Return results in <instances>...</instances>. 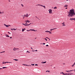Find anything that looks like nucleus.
Segmentation results:
<instances>
[{"label": "nucleus", "mask_w": 75, "mask_h": 75, "mask_svg": "<svg viewBox=\"0 0 75 75\" xmlns=\"http://www.w3.org/2000/svg\"><path fill=\"white\" fill-rule=\"evenodd\" d=\"M67 75H70V73H69L68 74H67Z\"/></svg>", "instance_id": "7c9ffc66"}, {"label": "nucleus", "mask_w": 75, "mask_h": 75, "mask_svg": "<svg viewBox=\"0 0 75 75\" xmlns=\"http://www.w3.org/2000/svg\"><path fill=\"white\" fill-rule=\"evenodd\" d=\"M43 44V45H45V43H44Z\"/></svg>", "instance_id": "6e6d98bb"}, {"label": "nucleus", "mask_w": 75, "mask_h": 75, "mask_svg": "<svg viewBox=\"0 0 75 75\" xmlns=\"http://www.w3.org/2000/svg\"><path fill=\"white\" fill-rule=\"evenodd\" d=\"M2 52H5V51H4L3 52H1V53H2Z\"/></svg>", "instance_id": "3c124183"}, {"label": "nucleus", "mask_w": 75, "mask_h": 75, "mask_svg": "<svg viewBox=\"0 0 75 75\" xmlns=\"http://www.w3.org/2000/svg\"><path fill=\"white\" fill-rule=\"evenodd\" d=\"M30 25V24H28V25H27V26H28L29 25Z\"/></svg>", "instance_id": "72a5a7b5"}, {"label": "nucleus", "mask_w": 75, "mask_h": 75, "mask_svg": "<svg viewBox=\"0 0 75 75\" xmlns=\"http://www.w3.org/2000/svg\"><path fill=\"white\" fill-rule=\"evenodd\" d=\"M74 20V21H75V18H73V20Z\"/></svg>", "instance_id": "473e14b6"}, {"label": "nucleus", "mask_w": 75, "mask_h": 75, "mask_svg": "<svg viewBox=\"0 0 75 75\" xmlns=\"http://www.w3.org/2000/svg\"><path fill=\"white\" fill-rule=\"evenodd\" d=\"M35 66H38V64H35Z\"/></svg>", "instance_id": "c9c22d12"}, {"label": "nucleus", "mask_w": 75, "mask_h": 75, "mask_svg": "<svg viewBox=\"0 0 75 75\" xmlns=\"http://www.w3.org/2000/svg\"><path fill=\"white\" fill-rule=\"evenodd\" d=\"M42 39H44V40H45L46 41H47V39H46V38H42Z\"/></svg>", "instance_id": "5701e85b"}, {"label": "nucleus", "mask_w": 75, "mask_h": 75, "mask_svg": "<svg viewBox=\"0 0 75 75\" xmlns=\"http://www.w3.org/2000/svg\"><path fill=\"white\" fill-rule=\"evenodd\" d=\"M5 62H2V64H5Z\"/></svg>", "instance_id": "c756f323"}, {"label": "nucleus", "mask_w": 75, "mask_h": 75, "mask_svg": "<svg viewBox=\"0 0 75 75\" xmlns=\"http://www.w3.org/2000/svg\"><path fill=\"white\" fill-rule=\"evenodd\" d=\"M6 63H12L11 62H5V64H6Z\"/></svg>", "instance_id": "f8f14e48"}, {"label": "nucleus", "mask_w": 75, "mask_h": 75, "mask_svg": "<svg viewBox=\"0 0 75 75\" xmlns=\"http://www.w3.org/2000/svg\"><path fill=\"white\" fill-rule=\"evenodd\" d=\"M50 72V71L47 70L46 71V72Z\"/></svg>", "instance_id": "4468645a"}, {"label": "nucleus", "mask_w": 75, "mask_h": 75, "mask_svg": "<svg viewBox=\"0 0 75 75\" xmlns=\"http://www.w3.org/2000/svg\"><path fill=\"white\" fill-rule=\"evenodd\" d=\"M31 48L33 50V48H32V47H31Z\"/></svg>", "instance_id": "774afa93"}, {"label": "nucleus", "mask_w": 75, "mask_h": 75, "mask_svg": "<svg viewBox=\"0 0 75 75\" xmlns=\"http://www.w3.org/2000/svg\"><path fill=\"white\" fill-rule=\"evenodd\" d=\"M46 38H47L48 39H49V38H48V37H46Z\"/></svg>", "instance_id": "13d9d810"}, {"label": "nucleus", "mask_w": 75, "mask_h": 75, "mask_svg": "<svg viewBox=\"0 0 75 75\" xmlns=\"http://www.w3.org/2000/svg\"><path fill=\"white\" fill-rule=\"evenodd\" d=\"M27 52H28L29 53H30V52H28V51H27Z\"/></svg>", "instance_id": "58836bf2"}, {"label": "nucleus", "mask_w": 75, "mask_h": 75, "mask_svg": "<svg viewBox=\"0 0 75 75\" xmlns=\"http://www.w3.org/2000/svg\"><path fill=\"white\" fill-rule=\"evenodd\" d=\"M17 50H19V48H17Z\"/></svg>", "instance_id": "e2e57ef3"}, {"label": "nucleus", "mask_w": 75, "mask_h": 75, "mask_svg": "<svg viewBox=\"0 0 75 75\" xmlns=\"http://www.w3.org/2000/svg\"><path fill=\"white\" fill-rule=\"evenodd\" d=\"M49 13H50V14H52V10L51 9H49Z\"/></svg>", "instance_id": "f03ea898"}, {"label": "nucleus", "mask_w": 75, "mask_h": 75, "mask_svg": "<svg viewBox=\"0 0 75 75\" xmlns=\"http://www.w3.org/2000/svg\"><path fill=\"white\" fill-rule=\"evenodd\" d=\"M13 51H16V49H13Z\"/></svg>", "instance_id": "a18cd8bd"}, {"label": "nucleus", "mask_w": 75, "mask_h": 75, "mask_svg": "<svg viewBox=\"0 0 75 75\" xmlns=\"http://www.w3.org/2000/svg\"><path fill=\"white\" fill-rule=\"evenodd\" d=\"M33 24V23H30L29 24H30H30Z\"/></svg>", "instance_id": "bf43d9fd"}, {"label": "nucleus", "mask_w": 75, "mask_h": 75, "mask_svg": "<svg viewBox=\"0 0 75 75\" xmlns=\"http://www.w3.org/2000/svg\"><path fill=\"white\" fill-rule=\"evenodd\" d=\"M73 74V73H70V75H72Z\"/></svg>", "instance_id": "f3484780"}, {"label": "nucleus", "mask_w": 75, "mask_h": 75, "mask_svg": "<svg viewBox=\"0 0 75 75\" xmlns=\"http://www.w3.org/2000/svg\"><path fill=\"white\" fill-rule=\"evenodd\" d=\"M35 51H36V52H37V51H38V50H35Z\"/></svg>", "instance_id": "49530a36"}, {"label": "nucleus", "mask_w": 75, "mask_h": 75, "mask_svg": "<svg viewBox=\"0 0 75 75\" xmlns=\"http://www.w3.org/2000/svg\"><path fill=\"white\" fill-rule=\"evenodd\" d=\"M11 30H13V28H11Z\"/></svg>", "instance_id": "603ef678"}, {"label": "nucleus", "mask_w": 75, "mask_h": 75, "mask_svg": "<svg viewBox=\"0 0 75 75\" xmlns=\"http://www.w3.org/2000/svg\"><path fill=\"white\" fill-rule=\"evenodd\" d=\"M50 31H48V30H47L46 31H45V32H46L47 33H49Z\"/></svg>", "instance_id": "b1692460"}, {"label": "nucleus", "mask_w": 75, "mask_h": 75, "mask_svg": "<svg viewBox=\"0 0 75 75\" xmlns=\"http://www.w3.org/2000/svg\"><path fill=\"white\" fill-rule=\"evenodd\" d=\"M74 71V70H70V71H66V72H71V71Z\"/></svg>", "instance_id": "7ed1b4c3"}, {"label": "nucleus", "mask_w": 75, "mask_h": 75, "mask_svg": "<svg viewBox=\"0 0 75 75\" xmlns=\"http://www.w3.org/2000/svg\"><path fill=\"white\" fill-rule=\"evenodd\" d=\"M28 67H29V66H30V67H31V65H28Z\"/></svg>", "instance_id": "ea45409f"}, {"label": "nucleus", "mask_w": 75, "mask_h": 75, "mask_svg": "<svg viewBox=\"0 0 75 75\" xmlns=\"http://www.w3.org/2000/svg\"><path fill=\"white\" fill-rule=\"evenodd\" d=\"M49 33H50V34H52V33L50 31H49Z\"/></svg>", "instance_id": "f704fd0d"}, {"label": "nucleus", "mask_w": 75, "mask_h": 75, "mask_svg": "<svg viewBox=\"0 0 75 75\" xmlns=\"http://www.w3.org/2000/svg\"><path fill=\"white\" fill-rule=\"evenodd\" d=\"M34 51H35V50H33V52H34Z\"/></svg>", "instance_id": "a19ab883"}, {"label": "nucleus", "mask_w": 75, "mask_h": 75, "mask_svg": "<svg viewBox=\"0 0 75 75\" xmlns=\"http://www.w3.org/2000/svg\"><path fill=\"white\" fill-rule=\"evenodd\" d=\"M22 32H24V30L23 29H22Z\"/></svg>", "instance_id": "393cba45"}, {"label": "nucleus", "mask_w": 75, "mask_h": 75, "mask_svg": "<svg viewBox=\"0 0 75 75\" xmlns=\"http://www.w3.org/2000/svg\"><path fill=\"white\" fill-rule=\"evenodd\" d=\"M4 25H5V26H6V27H8V25H7L6 24H4Z\"/></svg>", "instance_id": "423d86ee"}, {"label": "nucleus", "mask_w": 75, "mask_h": 75, "mask_svg": "<svg viewBox=\"0 0 75 75\" xmlns=\"http://www.w3.org/2000/svg\"><path fill=\"white\" fill-rule=\"evenodd\" d=\"M25 17H28V14L27 13L26 14Z\"/></svg>", "instance_id": "1a4fd4ad"}, {"label": "nucleus", "mask_w": 75, "mask_h": 75, "mask_svg": "<svg viewBox=\"0 0 75 75\" xmlns=\"http://www.w3.org/2000/svg\"><path fill=\"white\" fill-rule=\"evenodd\" d=\"M26 64H23V65H26Z\"/></svg>", "instance_id": "5fc2aeb1"}, {"label": "nucleus", "mask_w": 75, "mask_h": 75, "mask_svg": "<svg viewBox=\"0 0 75 75\" xmlns=\"http://www.w3.org/2000/svg\"><path fill=\"white\" fill-rule=\"evenodd\" d=\"M63 24V26H65V24H64L65 22H64L63 23H62Z\"/></svg>", "instance_id": "20e7f679"}, {"label": "nucleus", "mask_w": 75, "mask_h": 75, "mask_svg": "<svg viewBox=\"0 0 75 75\" xmlns=\"http://www.w3.org/2000/svg\"><path fill=\"white\" fill-rule=\"evenodd\" d=\"M30 31H33L34 29H30Z\"/></svg>", "instance_id": "412c9836"}, {"label": "nucleus", "mask_w": 75, "mask_h": 75, "mask_svg": "<svg viewBox=\"0 0 75 75\" xmlns=\"http://www.w3.org/2000/svg\"><path fill=\"white\" fill-rule=\"evenodd\" d=\"M49 41H50V39L49 38Z\"/></svg>", "instance_id": "0e129e2a"}, {"label": "nucleus", "mask_w": 75, "mask_h": 75, "mask_svg": "<svg viewBox=\"0 0 75 75\" xmlns=\"http://www.w3.org/2000/svg\"><path fill=\"white\" fill-rule=\"evenodd\" d=\"M4 14V11L1 12V14Z\"/></svg>", "instance_id": "6ab92c4d"}, {"label": "nucleus", "mask_w": 75, "mask_h": 75, "mask_svg": "<svg viewBox=\"0 0 75 75\" xmlns=\"http://www.w3.org/2000/svg\"><path fill=\"white\" fill-rule=\"evenodd\" d=\"M3 69H4L5 68H7V67H3Z\"/></svg>", "instance_id": "dca6fc26"}, {"label": "nucleus", "mask_w": 75, "mask_h": 75, "mask_svg": "<svg viewBox=\"0 0 75 75\" xmlns=\"http://www.w3.org/2000/svg\"><path fill=\"white\" fill-rule=\"evenodd\" d=\"M21 5L22 6V7H24V5H23V4H21Z\"/></svg>", "instance_id": "e433bc0d"}, {"label": "nucleus", "mask_w": 75, "mask_h": 75, "mask_svg": "<svg viewBox=\"0 0 75 75\" xmlns=\"http://www.w3.org/2000/svg\"><path fill=\"white\" fill-rule=\"evenodd\" d=\"M0 69H3V68H0Z\"/></svg>", "instance_id": "4d7b16f0"}, {"label": "nucleus", "mask_w": 75, "mask_h": 75, "mask_svg": "<svg viewBox=\"0 0 75 75\" xmlns=\"http://www.w3.org/2000/svg\"><path fill=\"white\" fill-rule=\"evenodd\" d=\"M30 31V30H27V31Z\"/></svg>", "instance_id": "37998d69"}, {"label": "nucleus", "mask_w": 75, "mask_h": 75, "mask_svg": "<svg viewBox=\"0 0 75 75\" xmlns=\"http://www.w3.org/2000/svg\"><path fill=\"white\" fill-rule=\"evenodd\" d=\"M23 29L24 30H26V29H25V28H24Z\"/></svg>", "instance_id": "de8ad7c7"}, {"label": "nucleus", "mask_w": 75, "mask_h": 75, "mask_svg": "<svg viewBox=\"0 0 75 75\" xmlns=\"http://www.w3.org/2000/svg\"><path fill=\"white\" fill-rule=\"evenodd\" d=\"M40 4H38V5H36L37 6H40Z\"/></svg>", "instance_id": "2f4dec72"}, {"label": "nucleus", "mask_w": 75, "mask_h": 75, "mask_svg": "<svg viewBox=\"0 0 75 75\" xmlns=\"http://www.w3.org/2000/svg\"><path fill=\"white\" fill-rule=\"evenodd\" d=\"M70 20H71V21H72L73 20V18H71L70 19Z\"/></svg>", "instance_id": "9b49d317"}, {"label": "nucleus", "mask_w": 75, "mask_h": 75, "mask_svg": "<svg viewBox=\"0 0 75 75\" xmlns=\"http://www.w3.org/2000/svg\"><path fill=\"white\" fill-rule=\"evenodd\" d=\"M55 8L56 9H57V7L55 6V7H54V9H55Z\"/></svg>", "instance_id": "a211bd4d"}, {"label": "nucleus", "mask_w": 75, "mask_h": 75, "mask_svg": "<svg viewBox=\"0 0 75 75\" xmlns=\"http://www.w3.org/2000/svg\"><path fill=\"white\" fill-rule=\"evenodd\" d=\"M43 7H44V8H46V7H45V6H43Z\"/></svg>", "instance_id": "a878e982"}, {"label": "nucleus", "mask_w": 75, "mask_h": 75, "mask_svg": "<svg viewBox=\"0 0 75 75\" xmlns=\"http://www.w3.org/2000/svg\"><path fill=\"white\" fill-rule=\"evenodd\" d=\"M27 22H28V23H30V21H29V20H27Z\"/></svg>", "instance_id": "4be33fe9"}, {"label": "nucleus", "mask_w": 75, "mask_h": 75, "mask_svg": "<svg viewBox=\"0 0 75 75\" xmlns=\"http://www.w3.org/2000/svg\"><path fill=\"white\" fill-rule=\"evenodd\" d=\"M8 34H11V33H9V32H8Z\"/></svg>", "instance_id": "09e8293b"}, {"label": "nucleus", "mask_w": 75, "mask_h": 75, "mask_svg": "<svg viewBox=\"0 0 75 75\" xmlns=\"http://www.w3.org/2000/svg\"><path fill=\"white\" fill-rule=\"evenodd\" d=\"M40 6H41V7H43V5H40Z\"/></svg>", "instance_id": "c85d7f7f"}, {"label": "nucleus", "mask_w": 75, "mask_h": 75, "mask_svg": "<svg viewBox=\"0 0 75 75\" xmlns=\"http://www.w3.org/2000/svg\"><path fill=\"white\" fill-rule=\"evenodd\" d=\"M23 25H25V26H27V25L26 24H25L24 23H22Z\"/></svg>", "instance_id": "ddd939ff"}, {"label": "nucleus", "mask_w": 75, "mask_h": 75, "mask_svg": "<svg viewBox=\"0 0 75 75\" xmlns=\"http://www.w3.org/2000/svg\"><path fill=\"white\" fill-rule=\"evenodd\" d=\"M33 31H36V30H35L33 29Z\"/></svg>", "instance_id": "864d4df0"}, {"label": "nucleus", "mask_w": 75, "mask_h": 75, "mask_svg": "<svg viewBox=\"0 0 75 75\" xmlns=\"http://www.w3.org/2000/svg\"><path fill=\"white\" fill-rule=\"evenodd\" d=\"M75 65V62L74 63V64L71 66V67H74V65Z\"/></svg>", "instance_id": "6e6552de"}, {"label": "nucleus", "mask_w": 75, "mask_h": 75, "mask_svg": "<svg viewBox=\"0 0 75 75\" xmlns=\"http://www.w3.org/2000/svg\"><path fill=\"white\" fill-rule=\"evenodd\" d=\"M9 2H10V0H8Z\"/></svg>", "instance_id": "052dcab7"}, {"label": "nucleus", "mask_w": 75, "mask_h": 75, "mask_svg": "<svg viewBox=\"0 0 75 75\" xmlns=\"http://www.w3.org/2000/svg\"><path fill=\"white\" fill-rule=\"evenodd\" d=\"M48 45H46V47H48Z\"/></svg>", "instance_id": "c03bdc74"}, {"label": "nucleus", "mask_w": 75, "mask_h": 75, "mask_svg": "<svg viewBox=\"0 0 75 75\" xmlns=\"http://www.w3.org/2000/svg\"><path fill=\"white\" fill-rule=\"evenodd\" d=\"M68 13L69 14L68 15V16L69 17H72V16H75V13H74V9L73 8L70 10L69 12Z\"/></svg>", "instance_id": "f257e3e1"}, {"label": "nucleus", "mask_w": 75, "mask_h": 75, "mask_svg": "<svg viewBox=\"0 0 75 75\" xmlns=\"http://www.w3.org/2000/svg\"><path fill=\"white\" fill-rule=\"evenodd\" d=\"M6 37H10V36H9L8 35H7V34H6Z\"/></svg>", "instance_id": "9d476101"}, {"label": "nucleus", "mask_w": 75, "mask_h": 75, "mask_svg": "<svg viewBox=\"0 0 75 75\" xmlns=\"http://www.w3.org/2000/svg\"><path fill=\"white\" fill-rule=\"evenodd\" d=\"M31 65H33V66H34L35 64H31Z\"/></svg>", "instance_id": "bb28decb"}, {"label": "nucleus", "mask_w": 75, "mask_h": 75, "mask_svg": "<svg viewBox=\"0 0 75 75\" xmlns=\"http://www.w3.org/2000/svg\"><path fill=\"white\" fill-rule=\"evenodd\" d=\"M46 62H47L45 61V62H41L42 64H45V63H46Z\"/></svg>", "instance_id": "0eeeda50"}, {"label": "nucleus", "mask_w": 75, "mask_h": 75, "mask_svg": "<svg viewBox=\"0 0 75 75\" xmlns=\"http://www.w3.org/2000/svg\"><path fill=\"white\" fill-rule=\"evenodd\" d=\"M13 30H16V29L15 28H13Z\"/></svg>", "instance_id": "4c0bfd02"}, {"label": "nucleus", "mask_w": 75, "mask_h": 75, "mask_svg": "<svg viewBox=\"0 0 75 75\" xmlns=\"http://www.w3.org/2000/svg\"><path fill=\"white\" fill-rule=\"evenodd\" d=\"M8 27H9V26H11V25H8Z\"/></svg>", "instance_id": "8fccbe9b"}, {"label": "nucleus", "mask_w": 75, "mask_h": 75, "mask_svg": "<svg viewBox=\"0 0 75 75\" xmlns=\"http://www.w3.org/2000/svg\"><path fill=\"white\" fill-rule=\"evenodd\" d=\"M10 38H12V37H10Z\"/></svg>", "instance_id": "338daca9"}, {"label": "nucleus", "mask_w": 75, "mask_h": 75, "mask_svg": "<svg viewBox=\"0 0 75 75\" xmlns=\"http://www.w3.org/2000/svg\"><path fill=\"white\" fill-rule=\"evenodd\" d=\"M26 66H28V65H27V64H26Z\"/></svg>", "instance_id": "69168bd1"}, {"label": "nucleus", "mask_w": 75, "mask_h": 75, "mask_svg": "<svg viewBox=\"0 0 75 75\" xmlns=\"http://www.w3.org/2000/svg\"><path fill=\"white\" fill-rule=\"evenodd\" d=\"M13 60H14L15 61H18V60L17 59H13Z\"/></svg>", "instance_id": "aec40b11"}, {"label": "nucleus", "mask_w": 75, "mask_h": 75, "mask_svg": "<svg viewBox=\"0 0 75 75\" xmlns=\"http://www.w3.org/2000/svg\"><path fill=\"white\" fill-rule=\"evenodd\" d=\"M64 7H68V5L67 4L65 5V6H64Z\"/></svg>", "instance_id": "2eb2a0df"}, {"label": "nucleus", "mask_w": 75, "mask_h": 75, "mask_svg": "<svg viewBox=\"0 0 75 75\" xmlns=\"http://www.w3.org/2000/svg\"><path fill=\"white\" fill-rule=\"evenodd\" d=\"M35 17H36V18H38V20H40V19H39V18H37V16H35Z\"/></svg>", "instance_id": "cd10ccee"}, {"label": "nucleus", "mask_w": 75, "mask_h": 75, "mask_svg": "<svg viewBox=\"0 0 75 75\" xmlns=\"http://www.w3.org/2000/svg\"><path fill=\"white\" fill-rule=\"evenodd\" d=\"M25 24H26V25H28V23H25Z\"/></svg>", "instance_id": "79ce46f5"}, {"label": "nucleus", "mask_w": 75, "mask_h": 75, "mask_svg": "<svg viewBox=\"0 0 75 75\" xmlns=\"http://www.w3.org/2000/svg\"><path fill=\"white\" fill-rule=\"evenodd\" d=\"M67 8H67V7H66V8H65L66 9H67Z\"/></svg>", "instance_id": "680f3d73"}, {"label": "nucleus", "mask_w": 75, "mask_h": 75, "mask_svg": "<svg viewBox=\"0 0 75 75\" xmlns=\"http://www.w3.org/2000/svg\"><path fill=\"white\" fill-rule=\"evenodd\" d=\"M56 29V28H54V29H50V30H51L50 31L51 32H52V30H55V29Z\"/></svg>", "instance_id": "39448f33"}]
</instances>
